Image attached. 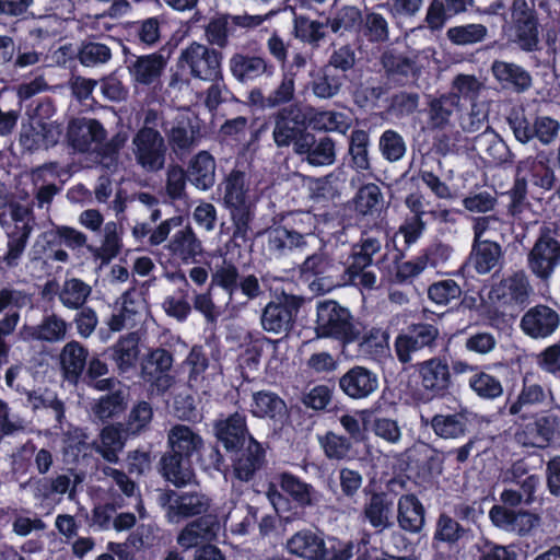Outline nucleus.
Instances as JSON below:
<instances>
[{"label": "nucleus", "mask_w": 560, "mask_h": 560, "mask_svg": "<svg viewBox=\"0 0 560 560\" xmlns=\"http://www.w3.org/2000/svg\"><path fill=\"white\" fill-rule=\"evenodd\" d=\"M559 265L560 242L556 230L544 228L527 254V268L537 279L548 282Z\"/></svg>", "instance_id": "obj_10"}, {"label": "nucleus", "mask_w": 560, "mask_h": 560, "mask_svg": "<svg viewBox=\"0 0 560 560\" xmlns=\"http://www.w3.org/2000/svg\"><path fill=\"white\" fill-rule=\"evenodd\" d=\"M362 22V11L355 5H343L326 19V25L335 34L360 33Z\"/></svg>", "instance_id": "obj_44"}, {"label": "nucleus", "mask_w": 560, "mask_h": 560, "mask_svg": "<svg viewBox=\"0 0 560 560\" xmlns=\"http://www.w3.org/2000/svg\"><path fill=\"white\" fill-rule=\"evenodd\" d=\"M152 419V405L145 400L138 401L131 407L124 430L129 435H138L149 429Z\"/></svg>", "instance_id": "obj_53"}, {"label": "nucleus", "mask_w": 560, "mask_h": 560, "mask_svg": "<svg viewBox=\"0 0 560 560\" xmlns=\"http://www.w3.org/2000/svg\"><path fill=\"white\" fill-rule=\"evenodd\" d=\"M220 529L221 525L215 515H203L186 524L179 532L176 541L186 550L201 544L210 545L211 541L217 539Z\"/></svg>", "instance_id": "obj_18"}, {"label": "nucleus", "mask_w": 560, "mask_h": 560, "mask_svg": "<svg viewBox=\"0 0 560 560\" xmlns=\"http://www.w3.org/2000/svg\"><path fill=\"white\" fill-rule=\"evenodd\" d=\"M125 65L135 89H150L154 92L163 88L162 77L167 67L168 57L161 51L136 55L124 47Z\"/></svg>", "instance_id": "obj_7"}, {"label": "nucleus", "mask_w": 560, "mask_h": 560, "mask_svg": "<svg viewBox=\"0 0 560 560\" xmlns=\"http://www.w3.org/2000/svg\"><path fill=\"white\" fill-rule=\"evenodd\" d=\"M267 249L275 255H284L293 248H305L318 243L313 233H300L284 226H276L266 231Z\"/></svg>", "instance_id": "obj_22"}, {"label": "nucleus", "mask_w": 560, "mask_h": 560, "mask_svg": "<svg viewBox=\"0 0 560 560\" xmlns=\"http://www.w3.org/2000/svg\"><path fill=\"white\" fill-rule=\"evenodd\" d=\"M212 283L228 295L225 310L229 317H236L249 301L264 295V287L255 275L240 277L238 269L226 261L214 271Z\"/></svg>", "instance_id": "obj_2"}, {"label": "nucleus", "mask_w": 560, "mask_h": 560, "mask_svg": "<svg viewBox=\"0 0 560 560\" xmlns=\"http://www.w3.org/2000/svg\"><path fill=\"white\" fill-rule=\"evenodd\" d=\"M470 388L481 398L495 399L503 394L501 382L486 372H478L469 378Z\"/></svg>", "instance_id": "obj_61"}, {"label": "nucleus", "mask_w": 560, "mask_h": 560, "mask_svg": "<svg viewBox=\"0 0 560 560\" xmlns=\"http://www.w3.org/2000/svg\"><path fill=\"white\" fill-rule=\"evenodd\" d=\"M345 268L330 259L325 253H315L306 257L301 265L303 275L328 276V278H338V273Z\"/></svg>", "instance_id": "obj_52"}, {"label": "nucleus", "mask_w": 560, "mask_h": 560, "mask_svg": "<svg viewBox=\"0 0 560 560\" xmlns=\"http://www.w3.org/2000/svg\"><path fill=\"white\" fill-rule=\"evenodd\" d=\"M488 30L483 24H466L450 27L446 32L447 39L457 46L474 45L482 42Z\"/></svg>", "instance_id": "obj_54"}, {"label": "nucleus", "mask_w": 560, "mask_h": 560, "mask_svg": "<svg viewBox=\"0 0 560 560\" xmlns=\"http://www.w3.org/2000/svg\"><path fill=\"white\" fill-rule=\"evenodd\" d=\"M171 255L185 264L197 261V257L203 254L202 242L190 226L178 230L167 244Z\"/></svg>", "instance_id": "obj_31"}, {"label": "nucleus", "mask_w": 560, "mask_h": 560, "mask_svg": "<svg viewBox=\"0 0 560 560\" xmlns=\"http://www.w3.org/2000/svg\"><path fill=\"white\" fill-rule=\"evenodd\" d=\"M557 429L542 415L534 422L525 425L523 431L524 444L535 447H544L551 441Z\"/></svg>", "instance_id": "obj_51"}, {"label": "nucleus", "mask_w": 560, "mask_h": 560, "mask_svg": "<svg viewBox=\"0 0 560 560\" xmlns=\"http://www.w3.org/2000/svg\"><path fill=\"white\" fill-rule=\"evenodd\" d=\"M126 407L124 392L115 390L96 399L92 404L91 411L97 420L105 422L122 413Z\"/></svg>", "instance_id": "obj_47"}, {"label": "nucleus", "mask_w": 560, "mask_h": 560, "mask_svg": "<svg viewBox=\"0 0 560 560\" xmlns=\"http://www.w3.org/2000/svg\"><path fill=\"white\" fill-rule=\"evenodd\" d=\"M394 503L385 492H373L363 506V516L369 524L382 532L393 526Z\"/></svg>", "instance_id": "obj_35"}, {"label": "nucleus", "mask_w": 560, "mask_h": 560, "mask_svg": "<svg viewBox=\"0 0 560 560\" xmlns=\"http://www.w3.org/2000/svg\"><path fill=\"white\" fill-rule=\"evenodd\" d=\"M384 237L365 234L360 243L352 247L351 264L357 270L381 265L386 256L387 249L383 246Z\"/></svg>", "instance_id": "obj_28"}, {"label": "nucleus", "mask_w": 560, "mask_h": 560, "mask_svg": "<svg viewBox=\"0 0 560 560\" xmlns=\"http://www.w3.org/2000/svg\"><path fill=\"white\" fill-rule=\"evenodd\" d=\"M470 261L479 275L489 273L503 262V250L499 242L472 243Z\"/></svg>", "instance_id": "obj_38"}, {"label": "nucleus", "mask_w": 560, "mask_h": 560, "mask_svg": "<svg viewBox=\"0 0 560 560\" xmlns=\"http://www.w3.org/2000/svg\"><path fill=\"white\" fill-rule=\"evenodd\" d=\"M280 486L281 489L290 494L300 505L310 506L313 504V487L301 481L295 476L289 472L281 474Z\"/></svg>", "instance_id": "obj_57"}, {"label": "nucleus", "mask_w": 560, "mask_h": 560, "mask_svg": "<svg viewBox=\"0 0 560 560\" xmlns=\"http://www.w3.org/2000/svg\"><path fill=\"white\" fill-rule=\"evenodd\" d=\"M357 60L355 49L352 45L346 44L335 48L330 54L325 67L331 71L342 74L347 79V72L352 70Z\"/></svg>", "instance_id": "obj_63"}, {"label": "nucleus", "mask_w": 560, "mask_h": 560, "mask_svg": "<svg viewBox=\"0 0 560 560\" xmlns=\"http://www.w3.org/2000/svg\"><path fill=\"white\" fill-rule=\"evenodd\" d=\"M128 435L121 423L108 424L100 431L97 438L89 446L105 462L117 464Z\"/></svg>", "instance_id": "obj_23"}, {"label": "nucleus", "mask_w": 560, "mask_h": 560, "mask_svg": "<svg viewBox=\"0 0 560 560\" xmlns=\"http://www.w3.org/2000/svg\"><path fill=\"white\" fill-rule=\"evenodd\" d=\"M481 84L475 75L458 74L455 77L451 91L447 95L457 96V108L460 106V102H467L474 105L480 93Z\"/></svg>", "instance_id": "obj_55"}, {"label": "nucleus", "mask_w": 560, "mask_h": 560, "mask_svg": "<svg viewBox=\"0 0 560 560\" xmlns=\"http://www.w3.org/2000/svg\"><path fill=\"white\" fill-rule=\"evenodd\" d=\"M541 24L534 0H511L504 16V32L509 43L522 51L539 49Z\"/></svg>", "instance_id": "obj_1"}, {"label": "nucleus", "mask_w": 560, "mask_h": 560, "mask_svg": "<svg viewBox=\"0 0 560 560\" xmlns=\"http://www.w3.org/2000/svg\"><path fill=\"white\" fill-rule=\"evenodd\" d=\"M250 412L258 418L282 420L287 413V405L277 394L260 390L253 394Z\"/></svg>", "instance_id": "obj_41"}, {"label": "nucleus", "mask_w": 560, "mask_h": 560, "mask_svg": "<svg viewBox=\"0 0 560 560\" xmlns=\"http://www.w3.org/2000/svg\"><path fill=\"white\" fill-rule=\"evenodd\" d=\"M440 328L436 323L419 322L410 324L394 341L397 360L401 364L410 363L413 354L421 351L432 352L440 339Z\"/></svg>", "instance_id": "obj_8"}, {"label": "nucleus", "mask_w": 560, "mask_h": 560, "mask_svg": "<svg viewBox=\"0 0 560 560\" xmlns=\"http://www.w3.org/2000/svg\"><path fill=\"white\" fill-rule=\"evenodd\" d=\"M520 325L525 335L534 339H542L558 329L560 315L552 307L538 304L523 315Z\"/></svg>", "instance_id": "obj_16"}, {"label": "nucleus", "mask_w": 560, "mask_h": 560, "mask_svg": "<svg viewBox=\"0 0 560 560\" xmlns=\"http://www.w3.org/2000/svg\"><path fill=\"white\" fill-rule=\"evenodd\" d=\"M98 83L103 97L109 102L120 103L126 101L129 96V89L124 84L119 70L117 69L102 77Z\"/></svg>", "instance_id": "obj_60"}, {"label": "nucleus", "mask_w": 560, "mask_h": 560, "mask_svg": "<svg viewBox=\"0 0 560 560\" xmlns=\"http://www.w3.org/2000/svg\"><path fill=\"white\" fill-rule=\"evenodd\" d=\"M302 303V298L285 293L269 302L260 316L262 329L273 335H288L294 326Z\"/></svg>", "instance_id": "obj_13"}, {"label": "nucleus", "mask_w": 560, "mask_h": 560, "mask_svg": "<svg viewBox=\"0 0 560 560\" xmlns=\"http://www.w3.org/2000/svg\"><path fill=\"white\" fill-rule=\"evenodd\" d=\"M457 96L442 94L429 102L427 127L431 130H443L450 122V118L457 109Z\"/></svg>", "instance_id": "obj_43"}, {"label": "nucleus", "mask_w": 560, "mask_h": 560, "mask_svg": "<svg viewBox=\"0 0 560 560\" xmlns=\"http://www.w3.org/2000/svg\"><path fill=\"white\" fill-rule=\"evenodd\" d=\"M506 119L515 140H553L560 130L557 119L522 105L512 107Z\"/></svg>", "instance_id": "obj_6"}, {"label": "nucleus", "mask_w": 560, "mask_h": 560, "mask_svg": "<svg viewBox=\"0 0 560 560\" xmlns=\"http://www.w3.org/2000/svg\"><path fill=\"white\" fill-rule=\"evenodd\" d=\"M468 533V528L464 527L459 522L450 515L442 513L439 515L435 523L433 546L435 547L440 542L454 546Z\"/></svg>", "instance_id": "obj_46"}, {"label": "nucleus", "mask_w": 560, "mask_h": 560, "mask_svg": "<svg viewBox=\"0 0 560 560\" xmlns=\"http://www.w3.org/2000/svg\"><path fill=\"white\" fill-rule=\"evenodd\" d=\"M396 518L402 530L418 534L425 524V509L415 494H402L397 502Z\"/></svg>", "instance_id": "obj_29"}, {"label": "nucleus", "mask_w": 560, "mask_h": 560, "mask_svg": "<svg viewBox=\"0 0 560 560\" xmlns=\"http://www.w3.org/2000/svg\"><path fill=\"white\" fill-rule=\"evenodd\" d=\"M122 243L116 222H108L104 228V240L102 245L95 250V256L102 262H108L115 258L121 250Z\"/></svg>", "instance_id": "obj_58"}, {"label": "nucleus", "mask_w": 560, "mask_h": 560, "mask_svg": "<svg viewBox=\"0 0 560 560\" xmlns=\"http://www.w3.org/2000/svg\"><path fill=\"white\" fill-rule=\"evenodd\" d=\"M159 504L170 523L177 524L185 518L203 516L211 508V499L201 491L166 490L159 494Z\"/></svg>", "instance_id": "obj_9"}, {"label": "nucleus", "mask_w": 560, "mask_h": 560, "mask_svg": "<svg viewBox=\"0 0 560 560\" xmlns=\"http://www.w3.org/2000/svg\"><path fill=\"white\" fill-rule=\"evenodd\" d=\"M289 553L305 560H349L353 556V544L336 538L325 540L320 535L303 529L287 540Z\"/></svg>", "instance_id": "obj_3"}, {"label": "nucleus", "mask_w": 560, "mask_h": 560, "mask_svg": "<svg viewBox=\"0 0 560 560\" xmlns=\"http://www.w3.org/2000/svg\"><path fill=\"white\" fill-rule=\"evenodd\" d=\"M339 387L352 399L370 397L378 388V377L364 366H353L339 378Z\"/></svg>", "instance_id": "obj_21"}, {"label": "nucleus", "mask_w": 560, "mask_h": 560, "mask_svg": "<svg viewBox=\"0 0 560 560\" xmlns=\"http://www.w3.org/2000/svg\"><path fill=\"white\" fill-rule=\"evenodd\" d=\"M548 400L553 401V394L550 389H545L536 383H528L524 378L522 389L517 398L510 404L508 411L511 416H518L522 420H526L529 407L542 405Z\"/></svg>", "instance_id": "obj_34"}, {"label": "nucleus", "mask_w": 560, "mask_h": 560, "mask_svg": "<svg viewBox=\"0 0 560 560\" xmlns=\"http://www.w3.org/2000/svg\"><path fill=\"white\" fill-rule=\"evenodd\" d=\"M71 323L56 313L45 315L36 326H24L21 336L25 340L59 343L67 339Z\"/></svg>", "instance_id": "obj_20"}, {"label": "nucleus", "mask_w": 560, "mask_h": 560, "mask_svg": "<svg viewBox=\"0 0 560 560\" xmlns=\"http://www.w3.org/2000/svg\"><path fill=\"white\" fill-rule=\"evenodd\" d=\"M232 75L241 83L254 81L261 75L271 77L276 67L267 58L250 54H234L229 61Z\"/></svg>", "instance_id": "obj_19"}, {"label": "nucleus", "mask_w": 560, "mask_h": 560, "mask_svg": "<svg viewBox=\"0 0 560 560\" xmlns=\"http://www.w3.org/2000/svg\"><path fill=\"white\" fill-rule=\"evenodd\" d=\"M244 184L245 174L241 171H233L225 182L224 201L233 221L232 241L236 246L248 241L253 220L252 203L244 189Z\"/></svg>", "instance_id": "obj_5"}, {"label": "nucleus", "mask_w": 560, "mask_h": 560, "mask_svg": "<svg viewBox=\"0 0 560 560\" xmlns=\"http://www.w3.org/2000/svg\"><path fill=\"white\" fill-rule=\"evenodd\" d=\"M161 475L175 487H185L195 480L189 457L166 452L160 459Z\"/></svg>", "instance_id": "obj_32"}, {"label": "nucleus", "mask_w": 560, "mask_h": 560, "mask_svg": "<svg viewBox=\"0 0 560 560\" xmlns=\"http://www.w3.org/2000/svg\"><path fill=\"white\" fill-rule=\"evenodd\" d=\"M306 109L299 104L280 108L269 117L255 132L250 140H258L259 133L272 128L273 140H307Z\"/></svg>", "instance_id": "obj_11"}, {"label": "nucleus", "mask_w": 560, "mask_h": 560, "mask_svg": "<svg viewBox=\"0 0 560 560\" xmlns=\"http://www.w3.org/2000/svg\"><path fill=\"white\" fill-rule=\"evenodd\" d=\"M494 293L503 304L524 306L533 294V287L527 275L521 270L501 280Z\"/></svg>", "instance_id": "obj_25"}, {"label": "nucleus", "mask_w": 560, "mask_h": 560, "mask_svg": "<svg viewBox=\"0 0 560 560\" xmlns=\"http://www.w3.org/2000/svg\"><path fill=\"white\" fill-rule=\"evenodd\" d=\"M170 452L191 458L203 447V439L197 430L186 424H174L167 431Z\"/></svg>", "instance_id": "obj_30"}, {"label": "nucleus", "mask_w": 560, "mask_h": 560, "mask_svg": "<svg viewBox=\"0 0 560 560\" xmlns=\"http://www.w3.org/2000/svg\"><path fill=\"white\" fill-rule=\"evenodd\" d=\"M266 463L265 450L259 442L249 436L247 446L233 465L234 476L241 481H249Z\"/></svg>", "instance_id": "obj_33"}, {"label": "nucleus", "mask_w": 560, "mask_h": 560, "mask_svg": "<svg viewBox=\"0 0 560 560\" xmlns=\"http://www.w3.org/2000/svg\"><path fill=\"white\" fill-rule=\"evenodd\" d=\"M491 72L502 88L510 89L516 93H524L533 85V78L529 71L514 62L494 60L491 66Z\"/></svg>", "instance_id": "obj_26"}, {"label": "nucleus", "mask_w": 560, "mask_h": 560, "mask_svg": "<svg viewBox=\"0 0 560 560\" xmlns=\"http://www.w3.org/2000/svg\"><path fill=\"white\" fill-rule=\"evenodd\" d=\"M188 179L200 190H209L215 183V162L207 152H199L188 167Z\"/></svg>", "instance_id": "obj_40"}, {"label": "nucleus", "mask_w": 560, "mask_h": 560, "mask_svg": "<svg viewBox=\"0 0 560 560\" xmlns=\"http://www.w3.org/2000/svg\"><path fill=\"white\" fill-rule=\"evenodd\" d=\"M470 416L464 409L454 413H439L431 419V428L442 439H460L468 432Z\"/></svg>", "instance_id": "obj_36"}, {"label": "nucleus", "mask_w": 560, "mask_h": 560, "mask_svg": "<svg viewBox=\"0 0 560 560\" xmlns=\"http://www.w3.org/2000/svg\"><path fill=\"white\" fill-rule=\"evenodd\" d=\"M214 432L219 442L226 451H236L252 436L246 424V416L234 412L214 422Z\"/></svg>", "instance_id": "obj_24"}, {"label": "nucleus", "mask_w": 560, "mask_h": 560, "mask_svg": "<svg viewBox=\"0 0 560 560\" xmlns=\"http://www.w3.org/2000/svg\"><path fill=\"white\" fill-rule=\"evenodd\" d=\"M77 60L89 68L100 67L109 62L113 58L112 48L98 37L92 36L81 40L78 46Z\"/></svg>", "instance_id": "obj_39"}, {"label": "nucleus", "mask_w": 560, "mask_h": 560, "mask_svg": "<svg viewBox=\"0 0 560 560\" xmlns=\"http://www.w3.org/2000/svg\"><path fill=\"white\" fill-rule=\"evenodd\" d=\"M139 357V338L135 332L121 337L112 348L110 358L119 373L135 368Z\"/></svg>", "instance_id": "obj_42"}, {"label": "nucleus", "mask_w": 560, "mask_h": 560, "mask_svg": "<svg viewBox=\"0 0 560 560\" xmlns=\"http://www.w3.org/2000/svg\"><path fill=\"white\" fill-rule=\"evenodd\" d=\"M422 389L432 396L445 395L453 385L451 366L446 358L432 357L416 364Z\"/></svg>", "instance_id": "obj_15"}, {"label": "nucleus", "mask_w": 560, "mask_h": 560, "mask_svg": "<svg viewBox=\"0 0 560 560\" xmlns=\"http://www.w3.org/2000/svg\"><path fill=\"white\" fill-rule=\"evenodd\" d=\"M326 27H328L326 22L323 23L316 20H311L305 15L294 16V36L313 47H318L320 42L326 37Z\"/></svg>", "instance_id": "obj_48"}, {"label": "nucleus", "mask_w": 560, "mask_h": 560, "mask_svg": "<svg viewBox=\"0 0 560 560\" xmlns=\"http://www.w3.org/2000/svg\"><path fill=\"white\" fill-rule=\"evenodd\" d=\"M296 153L306 155L312 165L331 164L335 159L334 142H294Z\"/></svg>", "instance_id": "obj_50"}, {"label": "nucleus", "mask_w": 560, "mask_h": 560, "mask_svg": "<svg viewBox=\"0 0 560 560\" xmlns=\"http://www.w3.org/2000/svg\"><path fill=\"white\" fill-rule=\"evenodd\" d=\"M34 229H30V226L21 225V226H12L8 232V252L4 256V261L8 266H15L18 260L22 256L28 237Z\"/></svg>", "instance_id": "obj_56"}, {"label": "nucleus", "mask_w": 560, "mask_h": 560, "mask_svg": "<svg viewBox=\"0 0 560 560\" xmlns=\"http://www.w3.org/2000/svg\"><path fill=\"white\" fill-rule=\"evenodd\" d=\"M360 33L370 43H382L388 38V24L386 19L376 12L366 13L363 18Z\"/></svg>", "instance_id": "obj_62"}, {"label": "nucleus", "mask_w": 560, "mask_h": 560, "mask_svg": "<svg viewBox=\"0 0 560 560\" xmlns=\"http://www.w3.org/2000/svg\"><path fill=\"white\" fill-rule=\"evenodd\" d=\"M345 80L342 74L336 73L324 66L312 81V91L317 97L330 98L339 92Z\"/></svg>", "instance_id": "obj_49"}, {"label": "nucleus", "mask_w": 560, "mask_h": 560, "mask_svg": "<svg viewBox=\"0 0 560 560\" xmlns=\"http://www.w3.org/2000/svg\"><path fill=\"white\" fill-rule=\"evenodd\" d=\"M92 292V287L79 278H67L61 284L48 281L44 287V293H55L59 303L68 311L84 307Z\"/></svg>", "instance_id": "obj_17"}, {"label": "nucleus", "mask_w": 560, "mask_h": 560, "mask_svg": "<svg viewBox=\"0 0 560 560\" xmlns=\"http://www.w3.org/2000/svg\"><path fill=\"white\" fill-rule=\"evenodd\" d=\"M173 362V354L168 350L163 348L151 350L141 361L142 380L158 394H164L174 383V377L170 373Z\"/></svg>", "instance_id": "obj_14"}, {"label": "nucleus", "mask_w": 560, "mask_h": 560, "mask_svg": "<svg viewBox=\"0 0 560 560\" xmlns=\"http://www.w3.org/2000/svg\"><path fill=\"white\" fill-rule=\"evenodd\" d=\"M474 243L498 242L497 238L503 235L504 223L498 217L487 215L475 219Z\"/></svg>", "instance_id": "obj_59"}, {"label": "nucleus", "mask_w": 560, "mask_h": 560, "mask_svg": "<svg viewBox=\"0 0 560 560\" xmlns=\"http://www.w3.org/2000/svg\"><path fill=\"white\" fill-rule=\"evenodd\" d=\"M222 59L220 50L194 42L182 51L178 65H186L196 79L214 82L223 79Z\"/></svg>", "instance_id": "obj_12"}, {"label": "nucleus", "mask_w": 560, "mask_h": 560, "mask_svg": "<svg viewBox=\"0 0 560 560\" xmlns=\"http://www.w3.org/2000/svg\"><path fill=\"white\" fill-rule=\"evenodd\" d=\"M315 331L320 338H332L350 343L360 337V329L350 311L334 300H325L316 306Z\"/></svg>", "instance_id": "obj_4"}, {"label": "nucleus", "mask_w": 560, "mask_h": 560, "mask_svg": "<svg viewBox=\"0 0 560 560\" xmlns=\"http://www.w3.org/2000/svg\"><path fill=\"white\" fill-rule=\"evenodd\" d=\"M320 445L326 457L335 460L349 458L352 450V443L348 438L334 432H327L325 436L320 439Z\"/></svg>", "instance_id": "obj_64"}, {"label": "nucleus", "mask_w": 560, "mask_h": 560, "mask_svg": "<svg viewBox=\"0 0 560 560\" xmlns=\"http://www.w3.org/2000/svg\"><path fill=\"white\" fill-rule=\"evenodd\" d=\"M137 162L148 172H156L164 166L167 148L164 142H135Z\"/></svg>", "instance_id": "obj_45"}, {"label": "nucleus", "mask_w": 560, "mask_h": 560, "mask_svg": "<svg viewBox=\"0 0 560 560\" xmlns=\"http://www.w3.org/2000/svg\"><path fill=\"white\" fill-rule=\"evenodd\" d=\"M88 349L77 340L67 342L60 351V365L66 380L77 383L86 365Z\"/></svg>", "instance_id": "obj_37"}, {"label": "nucleus", "mask_w": 560, "mask_h": 560, "mask_svg": "<svg viewBox=\"0 0 560 560\" xmlns=\"http://www.w3.org/2000/svg\"><path fill=\"white\" fill-rule=\"evenodd\" d=\"M306 109L307 139L316 140L313 132H338L346 135L351 124L347 116L337 112H318L313 107Z\"/></svg>", "instance_id": "obj_27"}]
</instances>
